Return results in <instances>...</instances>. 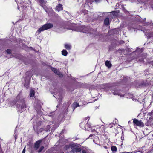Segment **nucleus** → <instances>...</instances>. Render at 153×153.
Here are the masks:
<instances>
[{"label":"nucleus","mask_w":153,"mask_h":153,"mask_svg":"<svg viewBox=\"0 0 153 153\" xmlns=\"http://www.w3.org/2000/svg\"><path fill=\"white\" fill-rule=\"evenodd\" d=\"M73 107L74 108L79 106V105L77 102H74L73 104Z\"/></svg>","instance_id":"nucleus-15"},{"label":"nucleus","mask_w":153,"mask_h":153,"mask_svg":"<svg viewBox=\"0 0 153 153\" xmlns=\"http://www.w3.org/2000/svg\"><path fill=\"white\" fill-rule=\"evenodd\" d=\"M75 30L77 31L82 32L83 33H86V32L88 31V28L87 27H85L84 26H79Z\"/></svg>","instance_id":"nucleus-4"},{"label":"nucleus","mask_w":153,"mask_h":153,"mask_svg":"<svg viewBox=\"0 0 153 153\" xmlns=\"http://www.w3.org/2000/svg\"><path fill=\"white\" fill-rule=\"evenodd\" d=\"M71 148L74 152H80L81 151V149L80 148L78 145L74 143L72 144L71 145Z\"/></svg>","instance_id":"nucleus-3"},{"label":"nucleus","mask_w":153,"mask_h":153,"mask_svg":"<svg viewBox=\"0 0 153 153\" xmlns=\"http://www.w3.org/2000/svg\"><path fill=\"white\" fill-rule=\"evenodd\" d=\"M64 153V152H61V153Z\"/></svg>","instance_id":"nucleus-36"},{"label":"nucleus","mask_w":153,"mask_h":153,"mask_svg":"<svg viewBox=\"0 0 153 153\" xmlns=\"http://www.w3.org/2000/svg\"><path fill=\"white\" fill-rule=\"evenodd\" d=\"M133 152H125V153H132Z\"/></svg>","instance_id":"nucleus-28"},{"label":"nucleus","mask_w":153,"mask_h":153,"mask_svg":"<svg viewBox=\"0 0 153 153\" xmlns=\"http://www.w3.org/2000/svg\"><path fill=\"white\" fill-rule=\"evenodd\" d=\"M133 123L137 126H139L140 127H143L144 124L141 120L139 121L137 119H134L133 121Z\"/></svg>","instance_id":"nucleus-5"},{"label":"nucleus","mask_w":153,"mask_h":153,"mask_svg":"<svg viewBox=\"0 0 153 153\" xmlns=\"http://www.w3.org/2000/svg\"><path fill=\"white\" fill-rule=\"evenodd\" d=\"M34 91L33 89L31 90L30 91V94H29L30 97H33L34 95Z\"/></svg>","instance_id":"nucleus-12"},{"label":"nucleus","mask_w":153,"mask_h":153,"mask_svg":"<svg viewBox=\"0 0 153 153\" xmlns=\"http://www.w3.org/2000/svg\"><path fill=\"white\" fill-rule=\"evenodd\" d=\"M112 124H110V125H112Z\"/></svg>","instance_id":"nucleus-35"},{"label":"nucleus","mask_w":153,"mask_h":153,"mask_svg":"<svg viewBox=\"0 0 153 153\" xmlns=\"http://www.w3.org/2000/svg\"><path fill=\"white\" fill-rule=\"evenodd\" d=\"M146 20V18H145L144 19V21H145V20Z\"/></svg>","instance_id":"nucleus-32"},{"label":"nucleus","mask_w":153,"mask_h":153,"mask_svg":"<svg viewBox=\"0 0 153 153\" xmlns=\"http://www.w3.org/2000/svg\"><path fill=\"white\" fill-rule=\"evenodd\" d=\"M139 60L140 61V62H142L143 61V58H141L140 59H139Z\"/></svg>","instance_id":"nucleus-26"},{"label":"nucleus","mask_w":153,"mask_h":153,"mask_svg":"<svg viewBox=\"0 0 153 153\" xmlns=\"http://www.w3.org/2000/svg\"><path fill=\"white\" fill-rule=\"evenodd\" d=\"M33 128H34V130H35V127H34V126L33 127Z\"/></svg>","instance_id":"nucleus-34"},{"label":"nucleus","mask_w":153,"mask_h":153,"mask_svg":"<svg viewBox=\"0 0 153 153\" xmlns=\"http://www.w3.org/2000/svg\"><path fill=\"white\" fill-rule=\"evenodd\" d=\"M13 105L16 104V107L19 110L24 109L26 108L25 99L21 97L19 95L17 96L16 99L13 101Z\"/></svg>","instance_id":"nucleus-1"},{"label":"nucleus","mask_w":153,"mask_h":153,"mask_svg":"<svg viewBox=\"0 0 153 153\" xmlns=\"http://www.w3.org/2000/svg\"><path fill=\"white\" fill-rule=\"evenodd\" d=\"M109 19L108 18H106L104 20V23L105 25H108L109 24Z\"/></svg>","instance_id":"nucleus-11"},{"label":"nucleus","mask_w":153,"mask_h":153,"mask_svg":"<svg viewBox=\"0 0 153 153\" xmlns=\"http://www.w3.org/2000/svg\"><path fill=\"white\" fill-rule=\"evenodd\" d=\"M111 150L113 152H116L117 150V148L115 146H113L111 148Z\"/></svg>","instance_id":"nucleus-16"},{"label":"nucleus","mask_w":153,"mask_h":153,"mask_svg":"<svg viewBox=\"0 0 153 153\" xmlns=\"http://www.w3.org/2000/svg\"><path fill=\"white\" fill-rule=\"evenodd\" d=\"M56 10L58 11H60L63 10L62 5L59 4L56 7Z\"/></svg>","instance_id":"nucleus-9"},{"label":"nucleus","mask_w":153,"mask_h":153,"mask_svg":"<svg viewBox=\"0 0 153 153\" xmlns=\"http://www.w3.org/2000/svg\"><path fill=\"white\" fill-rule=\"evenodd\" d=\"M25 148H24V149H23V150L22 153H25Z\"/></svg>","instance_id":"nucleus-24"},{"label":"nucleus","mask_w":153,"mask_h":153,"mask_svg":"<svg viewBox=\"0 0 153 153\" xmlns=\"http://www.w3.org/2000/svg\"><path fill=\"white\" fill-rule=\"evenodd\" d=\"M39 1L41 3H43L44 2V0H39Z\"/></svg>","instance_id":"nucleus-23"},{"label":"nucleus","mask_w":153,"mask_h":153,"mask_svg":"<svg viewBox=\"0 0 153 153\" xmlns=\"http://www.w3.org/2000/svg\"><path fill=\"white\" fill-rule=\"evenodd\" d=\"M53 25L51 23H47L44 24L37 31L36 34L38 35L42 32L45 30H47L52 28Z\"/></svg>","instance_id":"nucleus-2"},{"label":"nucleus","mask_w":153,"mask_h":153,"mask_svg":"<svg viewBox=\"0 0 153 153\" xmlns=\"http://www.w3.org/2000/svg\"><path fill=\"white\" fill-rule=\"evenodd\" d=\"M42 141V140H39L36 142L34 144V149L37 150L40 146V143Z\"/></svg>","instance_id":"nucleus-7"},{"label":"nucleus","mask_w":153,"mask_h":153,"mask_svg":"<svg viewBox=\"0 0 153 153\" xmlns=\"http://www.w3.org/2000/svg\"><path fill=\"white\" fill-rule=\"evenodd\" d=\"M54 114L53 112H51L49 114L48 116L50 117H52Z\"/></svg>","instance_id":"nucleus-20"},{"label":"nucleus","mask_w":153,"mask_h":153,"mask_svg":"<svg viewBox=\"0 0 153 153\" xmlns=\"http://www.w3.org/2000/svg\"><path fill=\"white\" fill-rule=\"evenodd\" d=\"M95 131H96V130H95V129H93V130H91V131L92 132H94Z\"/></svg>","instance_id":"nucleus-29"},{"label":"nucleus","mask_w":153,"mask_h":153,"mask_svg":"<svg viewBox=\"0 0 153 153\" xmlns=\"http://www.w3.org/2000/svg\"><path fill=\"white\" fill-rule=\"evenodd\" d=\"M105 65L109 68H111L112 66L110 62L108 60H106L105 61Z\"/></svg>","instance_id":"nucleus-10"},{"label":"nucleus","mask_w":153,"mask_h":153,"mask_svg":"<svg viewBox=\"0 0 153 153\" xmlns=\"http://www.w3.org/2000/svg\"><path fill=\"white\" fill-rule=\"evenodd\" d=\"M57 128V127H56L55 128Z\"/></svg>","instance_id":"nucleus-38"},{"label":"nucleus","mask_w":153,"mask_h":153,"mask_svg":"<svg viewBox=\"0 0 153 153\" xmlns=\"http://www.w3.org/2000/svg\"><path fill=\"white\" fill-rule=\"evenodd\" d=\"M62 53L63 55L65 56L68 54V53L66 50H63L62 51Z\"/></svg>","instance_id":"nucleus-13"},{"label":"nucleus","mask_w":153,"mask_h":153,"mask_svg":"<svg viewBox=\"0 0 153 153\" xmlns=\"http://www.w3.org/2000/svg\"><path fill=\"white\" fill-rule=\"evenodd\" d=\"M51 70L52 71L54 72L56 74L58 75L60 77H62V74L60 73L57 69L54 68H52Z\"/></svg>","instance_id":"nucleus-8"},{"label":"nucleus","mask_w":153,"mask_h":153,"mask_svg":"<svg viewBox=\"0 0 153 153\" xmlns=\"http://www.w3.org/2000/svg\"><path fill=\"white\" fill-rule=\"evenodd\" d=\"M86 11L84 10V11Z\"/></svg>","instance_id":"nucleus-37"},{"label":"nucleus","mask_w":153,"mask_h":153,"mask_svg":"<svg viewBox=\"0 0 153 153\" xmlns=\"http://www.w3.org/2000/svg\"><path fill=\"white\" fill-rule=\"evenodd\" d=\"M69 153H76L75 152H74L73 150L72 149V150L70 151V152H69Z\"/></svg>","instance_id":"nucleus-22"},{"label":"nucleus","mask_w":153,"mask_h":153,"mask_svg":"<svg viewBox=\"0 0 153 153\" xmlns=\"http://www.w3.org/2000/svg\"><path fill=\"white\" fill-rule=\"evenodd\" d=\"M44 148V147L43 146H41L40 148V149H39V150H38V152L39 153L40 152H41L42 150Z\"/></svg>","instance_id":"nucleus-17"},{"label":"nucleus","mask_w":153,"mask_h":153,"mask_svg":"<svg viewBox=\"0 0 153 153\" xmlns=\"http://www.w3.org/2000/svg\"><path fill=\"white\" fill-rule=\"evenodd\" d=\"M6 52L8 54H10L11 52V50L10 49H8L7 50Z\"/></svg>","instance_id":"nucleus-19"},{"label":"nucleus","mask_w":153,"mask_h":153,"mask_svg":"<svg viewBox=\"0 0 153 153\" xmlns=\"http://www.w3.org/2000/svg\"><path fill=\"white\" fill-rule=\"evenodd\" d=\"M82 152L83 153H85V151H82Z\"/></svg>","instance_id":"nucleus-31"},{"label":"nucleus","mask_w":153,"mask_h":153,"mask_svg":"<svg viewBox=\"0 0 153 153\" xmlns=\"http://www.w3.org/2000/svg\"><path fill=\"white\" fill-rule=\"evenodd\" d=\"M149 37H153V32L150 33Z\"/></svg>","instance_id":"nucleus-21"},{"label":"nucleus","mask_w":153,"mask_h":153,"mask_svg":"<svg viewBox=\"0 0 153 153\" xmlns=\"http://www.w3.org/2000/svg\"><path fill=\"white\" fill-rule=\"evenodd\" d=\"M70 147V146L68 145H65L64 147V149L65 150H67Z\"/></svg>","instance_id":"nucleus-18"},{"label":"nucleus","mask_w":153,"mask_h":153,"mask_svg":"<svg viewBox=\"0 0 153 153\" xmlns=\"http://www.w3.org/2000/svg\"><path fill=\"white\" fill-rule=\"evenodd\" d=\"M92 136V134H91L90 135L89 137H91Z\"/></svg>","instance_id":"nucleus-30"},{"label":"nucleus","mask_w":153,"mask_h":153,"mask_svg":"<svg viewBox=\"0 0 153 153\" xmlns=\"http://www.w3.org/2000/svg\"><path fill=\"white\" fill-rule=\"evenodd\" d=\"M120 90L117 89H115L114 90L112 89V94L114 95H119L121 97H124V95H121L120 93Z\"/></svg>","instance_id":"nucleus-6"},{"label":"nucleus","mask_w":153,"mask_h":153,"mask_svg":"<svg viewBox=\"0 0 153 153\" xmlns=\"http://www.w3.org/2000/svg\"><path fill=\"white\" fill-rule=\"evenodd\" d=\"M65 48L66 49L68 50H69L71 49V46L70 45L68 44H65Z\"/></svg>","instance_id":"nucleus-14"},{"label":"nucleus","mask_w":153,"mask_h":153,"mask_svg":"<svg viewBox=\"0 0 153 153\" xmlns=\"http://www.w3.org/2000/svg\"><path fill=\"white\" fill-rule=\"evenodd\" d=\"M99 0H94V1L96 2H99Z\"/></svg>","instance_id":"nucleus-27"},{"label":"nucleus","mask_w":153,"mask_h":153,"mask_svg":"<svg viewBox=\"0 0 153 153\" xmlns=\"http://www.w3.org/2000/svg\"><path fill=\"white\" fill-rule=\"evenodd\" d=\"M152 136H153V135H152Z\"/></svg>","instance_id":"nucleus-39"},{"label":"nucleus","mask_w":153,"mask_h":153,"mask_svg":"<svg viewBox=\"0 0 153 153\" xmlns=\"http://www.w3.org/2000/svg\"><path fill=\"white\" fill-rule=\"evenodd\" d=\"M45 131H48V130H46Z\"/></svg>","instance_id":"nucleus-33"},{"label":"nucleus","mask_w":153,"mask_h":153,"mask_svg":"<svg viewBox=\"0 0 153 153\" xmlns=\"http://www.w3.org/2000/svg\"><path fill=\"white\" fill-rule=\"evenodd\" d=\"M47 128L48 129V130L50 129V125H48L47 126Z\"/></svg>","instance_id":"nucleus-25"}]
</instances>
